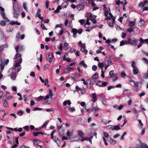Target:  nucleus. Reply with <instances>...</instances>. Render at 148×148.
<instances>
[{
    "mask_svg": "<svg viewBox=\"0 0 148 148\" xmlns=\"http://www.w3.org/2000/svg\"><path fill=\"white\" fill-rule=\"evenodd\" d=\"M22 58H20L19 62L16 63L14 65L15 71L17 72H19L21 69V66L20 64L22 63Z\"/></svg>",
    "mask_w": 148,
    "mask_h": 148,
    "instance_id": "nucleus-1",
    "label": "nucleus"
},
{
    "mask_svg": "<svg viewBox=\"0 0 148 148\" xmlns=\"http://www.w3.org/2000/svg\"><path fill=\"white\" fill-rule=\"evenodd\" d=\"M138 41L136 38H129L128 39V43L135 47L137 45Z\"/></svg>",
    "mask_w": 148,
    "mask_h": 148,
    "instance_id": "nucleus-2",
    "label": "nucleus"
},
{
    "mask_svg": "<svg viewBox=\"0 0 148 148\" xmlns=\"http://www.w3.org/2000/svg\"><path fill=\"white\" fill-rule=\"evenodd\" d=\"M53 53H51V55L50 53H49L48 54H47L46 56V58L47 61L49 63H51L53 61Z\"/></svg>",
    "mask_w": 148,
    "mask_h": 148,
    "instance_id": "nucleus-3",
    "label": "nucleus"
},
{
    "mask_svg": "<svg viewBox=\"0 0 148 148\" xmlns=\"http://www.w3.org/2000/svg\"><path fill=\"white\" fill-rule=\"evenodd\" d=\"M19 48V47L18 46H16L15 47V49L16 50L17 53L15 55V56L13 58L15 61H16V60L17 58H21V55L20 54L18 53V50Z\"/></svg>",
    "mask_w": 148,
    "mask_h": 148,
    "instance_id": "nucleus-4",
    "label": "nucleus"
},
{
    "mask_svg": "<svg viewBox=\"0 0 148 148\" xmlns=\"http://www.w3.org/2000/svg\"><path fill=\"white\" fill-rule=\"evenodd\" d=\"M107 82H103L101 81H98L96 84L99 86L103 87L106 86L108 84Z\"/></svg>",
    "mask_w": 148,
    "mask_h": 148,
    "instance_id": "nucleus-5",
    "label": "nucleus"
},
{
    "mask_svg": "<svg viewBox=\"0 0 148 148\" xmlns=\"http://www.w3.org/2000/svg\"><path fill=\"white\" fill-rule=\"evenodd\" d=\"M103 134L104 135V137H103V141L105 145L106 146H107L108 145V143L106 142V140L105 138L108 137L109 136V135L107 132H103Z\"/></svg>",
    "mask_w": 148,
    "mask_h": 148,
    "instance_id": "nucleus-6",
    "label": "nucleus"
},
{
    "mask_svg": "<svg viewBox=\"0 0 148 148\" xmlns=\"http://www.w3.org/2000/svg\"><path fill=\"white\" fill-rule=\"evenodd\" d=\"M86 45L85 44H83L81 47V51L82 53L84 52L85 54L88 53L87 50L85 49Z\"/></svg>",
    "mask_w": 148,
    "mask_h": 148,
    "instance_id": "nucleus-7",
    "label": "nucleus"
},
{
    "mask_svg": "<svg viewBox=\"0 0 148 148\" xmlns=\"http://www.w3.org/2000/svg\"><path fill=\"white\" fill-rule=\"evenodd\" d=\"M53 140L54 142H55L57 145L59 146L60 145L61 142L60 139L58 138L55 137L53 139Z\"/></svg>",
    "mask_w": 148,
    "mask_h": 148,
    "instance_id": "nucleus-8",
    "label": "nucleus"
},
{
    "mask_svg": "<svg viewBox=\"0 0 148 148\" xmlns=\"http://www.w3.org/2000/svg\"><path fill=\"white\" fill-rule=\"evenodd\" d=\"M105 64V62L99 63L98 64V66L99 69H101V70H103Z\"/></svg>",
    "mask_w": 148,
    "mask_h": 148,
    "instance_id": "nucleus-9",
    "label": "nucleus"
},
{
    "mask_svg": "<svg viewBox=\"0 0 148 148\" xmlns=\"http://www.w3.org/2000/svg\"><path fill=\"white\" fill-rule=\"evenodd\" d=\"M85 8V6L82 4H79L77 5V9L78 10H82Z\"/></svg>",
    "mask_w": 148,
    "mask_h": 148,
    "instance_id": "nucleus-10",
    "label": "nucleus"
},
{
    "mask_svg": "<svg viewBox=\"0 0 148 148\" xmlns=\"http://www.w3.org/2000/svg\"><path fill=\"white\" fill-rule=\"evenodd\" d=\"M133 74L135 75H137L138 73H140V72L139 71V69L137 67L133 68Z\"/></svg>",
    "mask_w": 148,
    "mask_h": 148,
    "instance_id": "nucleus-11",
    "label": "nucleus"
},
{
    "mask_svg": "<svg viewBox=\"0 0 148 148\" xmlns=\"http://www.w3.org/2000/svg\"><path fill=\"white\" fill-rule=\"evenodd\" d=\"M120 129L121 128L120 126V124H119L117 125H113V129H112V130H115L117 131Z\"/></svg>",
    "mask_w": 148,
    "mask_h": 148,
    "instance_id": "nucleus-12",
    "label": "nucleus"
},
{
    "mask_svg": "<svg viewBox=\"0 0 148 148\" xmlns=\"http://www.w3.org/2000/svg\"><path fill=\"white\" fill-rule=\"evenodd\" d=\"M71 32L73 33V37L74 38H75V36L77 34V30L76 29L73 28L72 29Z\"/></svg>",
    "mask_w": 148,
    "mask_h": 148,
    "instance_id": "nucleus-13",
    "label": "nucleus"
},
{
    "mask_svg": "<svg viewBox=\"0 0 148 148\" xmlns=\"http://www.w3.org/2000/svg\"><path fill=\"white\" fill-rule=\"evenodd\" d=\"M109 75L110 76V78H112L114 77L116 75L114 73V71L111 70L109 72Z\"/></svg>",
    "mask_w": 148,
    "mask_h": 148,
    "instance_id": "nucleus-14",
    "label": "nucleus"
},
{
    "mask_svg": "<svg viewBox=\"0 0 148 148\" xmlns=\"http://www.w3.org/2000/svg\"><path fill=\"white\" fill-rule=\"evenodd\" d=\"M9 24L11 25H14L16 24L18 25H21V23H20L18 22L17 21H11Z\"/></svg>",
    "mask_w": 148,
    "mask_h": 148,
    "instance_id": "nucleus-15",
    "label": "nucleus"
},
{
    "mask_svg": "<svg viewBox=\"0 0 148 148\" xmlns=\"http://www.w3.org/2000/svg\"><path fill=\"white\" fill-rule=\"evenodd\" d=\"M145 24V21L143 20H142L140 21L138 23V25L140 27H141L143 25Z\"/></svg>",
    "mask_w": 148,
    "mask_h": 148,
    "instance_id": "nucleus-16",
    "label": "nucleus"
},
{
    "mask_svg": "<svg viewBox=\"0 0 148 148\" xmlns=\"http://www.w3.org/2000/svg\"><path fill=\"white\" fill-rule=\"evenodd\" d=\"M70 105L71 104V102L69 100L65 101L63 102V105L64 106H66L67 104Z\"/></svg>",
    "mask_w": 148,
    "mask_h": 148,
    "instance_id": "nucleus-17",
    "label": "nucleus"
},
{
    "mask_svg": "<svg viewBox=\"0 0 148 148\" xmlns=\"http://www.w3.org/2000/svg\"><path fill=\"white\" fill-rule=\"evenodd\" d=\"M19 11H13L14 17L15 18H17L18 17L19 14L18 12Z\"/></svg>",
    "mask_w": 148,
    "mask_h": 148,
    "instance_id": "nucleus-18",
    "label": "nucleus"
},
{
    "mask_svg": "<svg viewBox=\"0 0 148 148\" xmlns=\"http://www.w3.org/2000/svg\"><path fill=\"white\" fill-rule=\"evenodd\" d=\"M128 43V40H123L121 41L119 46H121L124 45H127Z\"/></svg>",
    "mask_w": 148,
    "mask_h": 148,
    "instance_id": "nucleus-19",
    "label": "nucleus"
},
{
    "mask_svg": "<svg viewBox=\"0 0 148 148\" xmlns=\"http://www.w3.org/2000/svg\"><path fill=\"white\" fill-rule=\"evenodd\" d=\"M92 97L93 99H94V100H93L92 101L94 102H95L97 99L96 94L95 93H93L92 94Z\"/></svg>",
    "mask_w": 148,
    "mask_h": 148,
    "instance_id": "nucleus-20",
    "label": "nucleus"
},
{
    "mask_svg": "<svg viewBox=\"0 0 148 148\" xmlns=\"http://www.w3.org/2000/svg\"><path fill=\"white\" fill-rule=\"evenodd\" d=\"M110 144L112 145H114L116 143V140L111 138L109 140Z\"/></svg>",
    "mask_w": 148,
    "mask_h": 148,
    "instance_id": "nucleus-21",
    "label": "nucleus"
},
{
    "mask_svg": "<svg viewBox=\"0 0 148 148\" xmlns=\"http://www.w3.org/2000/svg\"><path fill=\"white\" fill-rule=\"evenodd\" d=\"M139 40L140 41V43L138 45V48H140L142 46L143 43V39L142 38H140L139 39Z\"/></svg>",
    "mask_w": 148,
    "mask_h": 148,
    "instance_id": "nucleus-22",
    "label": "nucleus"
},
{
    "mask_svg": "<svg viewBox=\"0 0 148 148\" xmlns=\"http://www.w3.org/2000/svg\"><path fill=\"white\" fill-rule=\"evenodd\" d=\"M40 140H33V144L34 145H36L40 143Z\"/></svg>",
    "mask_w": 148,
    "mask_h": 148,
    "instance_id": "nucleus-23",
    "label": "nucleus"
},
{
    "mask_svg": "<svg viewBox=\"0 0 148 148\" xmlns=\"http://www.w3.org/2000/svg\"><path fill=\"white\" fill-rule=\"evenodd\" d=\"M13 29V28L12 26H9L7 27V32H12Z\"/></svg>",
    "mask_w": 148,
    "mask_h": 148,
    "instance_id": "nucleus-24",
    "label": "nucleus"
},
{
    "mask_svg": "<svg viewBox=\"0 0 148 148\" xmlns=\"http://www.w3.org/2000/svg\"><path fill=\"white\" fill-rule=\"evenodd\" d=\"M131 93L130 90L128 89H125L123 91V93L125 95H128Z\"/></svg>",
    "mask_w": 148,
    "mask_h": 148,
    "instance_id": "nucleus-25",
    "label": "nucleus"
},
{
    "mask_svg": "<svg viewBox=\"0 0 148 148\" xmlns=\"http://www.w3.org/2000/svg\"><path fill=\"white\" fill-rule=\"evenodd\" d=\"M72 132H71L70 131H68L66 134V135L68 138H69L70 139L71 138V136H72Z\"/></svg>",
    "mask_w": 148,
    "mask_h": 148,
    "instance_id": "nucleus-26",
    "label": "nucleus"
},
{
    "mask_svg": "<svg viewBox=\"0 0 148 148\" xmlns=\"http://www.w3.org/2000/svg\"><path fill=\"white\" fill-rule=\"evenodd\" d=\"M140 144L142 146V148H148V146L145 143H143L140 140Z\"/></svg>",
    "mask_w": 148,
    "mask_h": 148,
    "instance_id": "nucleus-27",
    "label": "nucleus"
},
{
    "mask_svg": "<svg viewBox=\"0 0 148 148\" xmlns=\"http://www.w3.org/2000/svg\"><path fill=\"white\" fill-rule=\"evenodd\" d=\"M80 65H83L85 68H87V65L84 63V61L83 60L80 62Z\"/></svg>",
    "mask_w": 148,
    "mask_h": 148,
    "instance_id": "nucleus-28",
    "label": "nucleus"
},
{
    "mask_svg": "<svg viewBox=\"0 0 148 148\" xmlns=\"http://www.w3.org/2000/svg\"><path fill=\"white\" fill-rule=\"evenodd\" d=\"M77 133L78 135L81 138L83 137L84 134L82 131L79 130L77 132Z\"/></svg>",
    "mask_w": 148,
    "mask_h": 148,
    "instance_id": "nucleus-29",
    "label": "nucleus"
},
{
    "mask_svg": "<svg viewBox=\"0 0 148 148\" xmlns=\"http://www.w3.org/2000/svg\"><path fill=\"white\" fill-rule=\"evenodd\" d=\"M14 11H19V9L18 8V5H13Z\"/></svg>",
    "mask_w": 148,
    "mask_h": 148,
    "instance_id": "nucleus-30",
    "label": "nucleus"
},
{
    "mask_svg": "<svg viewBox=\"0 0 148 148\" xmlns=\"http://www.w3.org/2000/svg\"><path fill=\"white\" fill-rule=\"evenodd\" d=\"M80 91H81V93L82 94H84L86 91V88L84 87H83L81 88Z\"/></svg>",
    "mask_w": 148,
    "mask_h": 148,
    "instance_id": "nucleus-31",
    "label": "nucleus"
},
{
    "mask_svg": "<svg viewBox=\"0 0 148 148\" xmlns=\"http://www.w3.org/2000/svg\"><path fill=\"white\" fill-rule=\"evenodd\" d=\"M98 77V74L97 73H96L92 76V78L93 79H96Z\"/></svg>",
    "mask_w": 148,
    "mask_h": 148,
    "instance_id": "nucleus-32",
    "label": "nucleus"
},
{
    "mask_svg": "<svg viewBox=\"0 0 148 148\" xmlns=\"http://www.w3.org/2000/svg\"><path fill=\"white\" fill-rule=\"evenodd\" d=\"M16 73L15 72H14L12 73L11 75V78L12 79L14 80L16 79Z\"/></svg>",
    "mask_w": 148,
    "mask_h": 148,
    "instance_id": "nucleus-33",
    "label": "nucleus"
},
{
    "mask_svg": "<svg viewBox=\"0 0 148 148\" xmlns=\"http://www.w3.org/2000/svg\"><path fill=\"white\" fill-rule=\"evenodd\" d=\"M59 134L60 136H62L64 133V130L62 129L59 130Z\"/></svg>",
    "mask_w": 148,
    "mask_h": 148,
    "instance_id": "nucleus-34",
    "label": "nucleus"
},
{
    "mask_svg": "<svg viewBox=\"0 0 148 148\" xmlns=\"http://www.w3.org/2000/svg\"><path fill=\"white\" fill-rule=\"evenodd\" d=\"M36 16L38 17L41 20V23H42L43 21V18L42 16H41V14H36Z\"/></svg>",
    "mask_w": 148,
    "mask_h": 148,
    "instance_id": "nucleus-35",
    "label": "nucleus"
},
{
    "mask_svg": "<svg viewBox=\"0 0 148 148\" xmlns=\"http://www.w3.org/2000/svg\"><path fill=\"white\" fill-rule=\"evenodd\" d=\"M130 27H133L135 25V22L134 21H131L129 22Z\"/></svg>",
    "mask_w": 148,
    "mask_h": 148,
    "instance_id": "nucleus-36",
    "label": "nucleus"
},
{
    "mask_svg": "<svg viewBox=\"0 0 148 148\" xmlns=\"http://www.w3.org/2000/svg\"><path fill=\"white\" fill-rule=\"evenodd\" d=\"M99 110V109L96 107H95L92 110V112L93 113H96L98 110Z\"/></svg>",
    "mask_w": 148,
    "mask_h": 148,
    "instance_id": "nucleus-37",
    "label": "nucleus"
},
{
    "mask_svg": "<svg viewBox=\"0 0 148 148\" xmlns=\"http://www.w3.org/2000/svg\"><path fill=\"white\" fill-rule=\"evenodd\" d=\"M87 83L88 82L89 84L90 85H93V82L92 80L90 79L87 80Z\"/></svg>",
    "mask_w": 148,
    "mask_h": 148,
    "instance_id": "nucleus-38",
    "label": "nucleus"
},
{
    "mask_svg": "<svg viewBox=\"0 0 148 148\" xmlns=\"http://www.w3.org/2000/svg\"><path fill=\"white\" fill-rule=\"evenodd\" d=\"M76 77V75L74 73H72L71 74V78L72 79L75 80V79Z\"/></svg>",
    "mask_w": 148,
    "mask_h": 148,
    "instance_id": "nucleus-39",
    "label": "nucleus"
},
{
    "mask_svg": "<svg viewBox=\"0 0 148 148\" xmlns=\"http://www.w3.org/2000/svg\"><path fill=\"white\" fill-rule=\"evenodd\" d=\"M0 24L3 27L4 26L6 25V22L5 21H1L0 22Z\"/></svg>",
    "mask_w": 148,
    "mask_h": 148,
    "instance_id": "nucleus-40",
    "label": "nucleus"
},
{
    "mask_svg": "<svg viewBox=\"0 0 148 148\" xmlns=\"http://www.w3.org/2000/svg\"><path fill=\"white\" fill-rule=\"evenodd\" d=\"M97 66L95 65H93L92 66V69L94 71H96L97 69Z\"/></svg>",
    "mask_w": 148,
    "mask_h": 148,
    "instance_id": "nucleus-41",
    "label": "nucleus"
},
{
    "mask_svg": "<svg viewBox=\"0 0 148 148\" xmlns=\"http://www.w3.org/2000/svg\"><path fill=\"white\" fill-rule=\"evenodd\" d=\"M69 112H74L75 111V110L74 107H73L72 108H69Z\"/></svg>",
    "mask_w": 148,
    "mask_h": 148,
    "instance_id": "nucleus-42",
    "label": "nucleus"
},
{
    "mask_svg": "<svg viewBox=\"0 0 148 148\" xmlns=\"http://www.w3.org/2000/svg\"><path fill=\"white\" fill-rule=\"evenodd\" d=\"M24 113L23 111L22 110H19L17 113L20 116H22Z\"/></svg>",
    "mask_w": 148,
    "mask_h": 148,
    "instance_id": "nucleus-43",
    "label": "nucleus"
},
{
    "mask_svg": "<svg viewBox=\"0 0 148 148\" xmlns=\"http://www.w3.org/2000/svg\"><path fill=\"white\" fill-rule=\"evenodd\" d=\"M145 6L143 4V2H140L138 4V7H140V8H142Z\"/></svg>",
    "mask_w": 148,
    "mask_h": 148,
    "instance_id": "nucleus-44",
    "label": "nucleus"
},
{
    "mask_svg": "<svg viewBox=\"0 0 148 148\" xmlns=\"http://www.w3.org/2000/svg\"><path fill=\"white\" fill-rule=\"evenodd\" d=\"M136 65V64L135 62L134 61H133L132 63L131 66L133 68H135L136 67H137V66H135Z\"/></svg>",
    "mask_w": 148,
    "mask_h": 148,
    "instance_id": "nucleus-45",
    "label": "nucleus"
},
{
    "mask_svg": "<svg viewBox=\"0 0 148 148\" xmlns=\"http://www.w3.org/2000/svg\"><path fill=\"white\" fill-rule=\"evenodd\" d=\"M81 80L83 82V83L85 85H86L87 84V81H86L84 78H82L81 79Z\"/></svg>",
    "mask_w": 148,
    "mask_h": 148,
    "instance_id": "nucleus-46",
    "label": "nucleus"
},
{
    "mask_svg": "<svg viewBox=\"0 0 148 148\" xmlns=\"http://www.w3.org/2000/svg\"><path fill=\"white\" fill-rule=\"evenodd\" d=\"M49 96H50L51 98V99H52V97H53V93L52 90L51 89H50L49 90Z\"/></svg>",
    "mask_w": 148,
    "mask_h": 148,
    "instance_id": "nucleus-47",
    "label": "nucleus"
},
{
    "mask_svg": "<svg viewBox=\"0 0 148 148\" xmlns=\"http://www.w3.org/2000/svg\"><path fill=\"white\" fill-rule=\"evenodd\" d=\"M49 121H45L43 123V125L42 126V128L44 127L45 126L47 125V124L48 123Z\"/></svg>",
    "mask_w": 148,
    "mask_h": 148,
    "instance_id": "nucleus-48",
    "label": "nucleus"
},
{
    "mask_svg": "<svg viewBox=\"0 0 148 148\" xmlns=\"http://www.w3.org/2000/svg\"><path fill=\"white\" fill-rule=\"evenodd\" d=\"M96 16L95 15H92L91 14H90L89 16V18L90 19L92 20V19L95 18Z\"/></svg>",
    "mask_w": 148,
    "mask_h": 148,
    "instance_id": "nucleus-49",
    "label": "nucleus"
},
{
    "mask_svg": "<svg viewBox=\"0 0 148 148\" xmlns=\"http://www.w3.org/2000/svg\"><path fill=\"white\" fill-rule=\"evenodd\" d=\"M113 126L110 125L107 126L106 127L107 129L110 130L111 129L112 130V129H113Z\"/></svg>",
    "mask_w": 148,
    "mask_h": 148,
    "instance_id": "nucleus-50",
    "label": "nucleus"
},
{
    "mask_svg": "<svg viewBox=\"0 0 148 148\" xmlns=\"http://www.w3.org/2000/svg\"><path fill=\"white\" fill-rule=\"evenodd\" d=\"M133 28L131 27H130L128 28L127 29V31L129 32L130 33H131L132 32H133Z\"/></svg>",
    "mask_w": 148,
    "mask_h": 148,
    "instance_id": "nucleus-51",
    "label": "nucleus"
},
{
    "mask_svg": "<svg viewBox=\"0 0 148 148\" xmlns=\"http://www.w3.org/2000/svg\"><path fill=\"white\" fill-rule=\"evenodd\" d=\"M0 13L3 18L6 17L5 14L4 12H0Z\"/></svg>",
    "mask_w": 148,
    "mask_h": 148,
    "instance_id": "nucleus-52",
    "label": "nucleus"
},
{
    "mask_svg": "<svg viewBox=\"0 0 148 148\" xmlns=\"http://www.w3.org/2000/svg\"><path fill=\"white\" fill-rule=\"evenodd\" d=\"M42 110V108H37V107L33 109V110L34 111H36V110Z\"/></svg>",
    "mask_w": 148,
    "mask_h": 148,
    "instance_id": "nucleus-53",
    "label": "nucleus"
},
{
    "mask_svg": "<svg viewBox=\"0 0 148 148\" xmlns=\"http://www.w3.org/2000/svg\"><path fill=\"white\" fill-rule=\"evenodd\" d=\"M55 132V130H53L52 131L51 133V138L52 139H53L54 138H53V134Z\"/></svg>",
    "mask_w": 148,
    "mask_h": 148,
    "instance_id": "nucleus-54",
    "label": "nucleus"
},
{
    "mask_svg": "<svg viewBox=\"0 0 148 148\" xmlns=\"http://www.w3.org/2000/svg\"><path fill=\"white\" fill-rule=\"evenodd\" d=\"M126 75V73L124 72H122L121 73V77L122 78H124Z\"/></svg>",
    "mask_w": 148,
    "mask_h": 148,
    "instance_id": "nucleus-55",
    "label": "nucleus"
},
{
    "mask_svg": "<svg viewBox=\"0 0 148 148\" xmlns=\"http://www.w3.org/2000/svg\"><path fill=\"white\" fill-rule=\"evenodd\" d=\"M143 77L145 79H148V73L145 74L143 75Z\"/></svg>",
    "mask_w": 148,
    "mask_h": 148,
    "instance_id": "nucleus-56",
    "label": "nucleus"
},
{
    "mask_svg": "<svg viewBox=\"0 0 148 148\" xmlns=\"http://www.w3.org/2000/svg\"><path fill=\"white\" fill-rule=\"evenodd\" d=\"M142 60L144 61V62L147 64H148V60L146 58H142Z\"/></svg>",
    "mask_w": 148,
    "mask_h": 148,
    "instance_id": "nucleus-57",
    "label": "nucleus"
},
{
    "mask_svg": "<svg viewBox=\"0 0 148 148\" xmlns=\"http://www.w3.org/2000/svg\"><path fill=\"white\" fill-rule=\"evenodd\" d=\"M44 98V97L43 96H41L38 97L37 100L38 101H40L43 99Z\"/></svg>",
    "mask_w": 148,
    "mask_h": 148,
    "instance_id": "nucleus-58",
    "label": "nucleus"
},
{
    "mask_svg": "<svg viewBox=\"0 0 148 148\" xmlns=\"http://www.w3.org/2000/svg\"><path fill=\"white\" fill-rule=\"evenodd\" d=\"M40 27L43 29L46 30H47V29L45 27L44 25V24H43L42 23H41V24L40 25Z\"/></svg>",
    "mask_w": 148,
    "mask_h": 148,
    "instance_id": "nucleus-59",
    "label": "nucleus"
},
{
    "mask_svg": "<svg viewBox=\"0 0 148 148\" xmlns=\"http://www.w3.org/2000/svg\"><path fill=\"white\" fill-rule=\"evenodd\" d=\"M102 101L103 104L104 105H106L107 104V103L106 102L105 99L104 98H102Z\"/></svg>",
    "mask_w": 148,
    "mask_h": 148,
    "instance_id": "nucleus-60",
    "label": "nucleus"
},
{
    "mask_svg": "<svg viewBox=\"0 0 148 148\" xmlns=\"http://www.w3.org/2000/svg\"><path fill=\"white\" fill-rule=\"evenodd\" d=\"M88 138H84L83 137L82 138V139L81 140V141H84L85 140H88Z\"/></svg>",
    "mask_w": 148,
    "mask_h": 148,
    "instance_id": "nucleus-61",
    "label": "nucleus"
},
{
    "mask_svg": "<svg viewBox=\"0 0 148 148\" xmlns=\"http://www.w3.org/2000/svg\"><path fill=\"white\" fill-rule=\"evenodd\" d=\"M70 138H68L67 137H66V136H63L62 138V140H69Z\"/></svg>",
    "mask_w": 148,
    "mask_h": 148,
    "instance_id": "nucleus-62",
    "label": "nucleus"
},
{
    "mask_svg": "<svg viewBox=\"0 0 148 148\" xmlns=\"http://www.w3.org/2000/svg\"><path fill=\"white\" fill-rule=\"evenodd\" d=\"M138 82H136L134 83V87H138Z\"/></svg>",
    "mask_w": 148,
    "mask_h": 148,
    "instance_id": "nucleus-63",
    "label": "nucleus"
},
{
    "mask_svg": "<svg viewBox=\"0 0 148 148\" xmlns=\"http://www.w3.org/2000/svg\"><path fill=\"white\" fill-rule=\"evenodd\" d=\"M75 48H71L70 49V52L71 53H72L73 52H75Z\"/></svg>",
    "mask_w": 148,
    "mask_h": 148,
    "instance_id": "nucleus-64",
    "label": "nucleus"
}]
</instances>
